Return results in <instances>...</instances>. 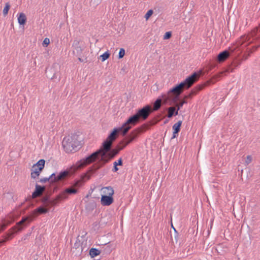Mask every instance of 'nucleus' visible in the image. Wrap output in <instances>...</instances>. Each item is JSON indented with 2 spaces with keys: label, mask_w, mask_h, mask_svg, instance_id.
I'll use <instances>...</instances> for the list:
<instances>
[{
  "label": "nucleus",
  "mask_w": 260,
  "mask_h": 260,
  "mask_svg": "<svg viewBox=\"0 0 260 260\" xmlns=\"http://www.w3.org/2000/svg\"><path fill=\"white\" fill-rule=\"evenodd\" d=\"M131 128L132 126L130 125H126L125 122L121 127L114 128L103 143V149H100L81 159L77 162V167L79 168L83 167L99 159L97 163L89 168V171L92 173H95L109 161V160L105 159V152L110 150L113 142L116 139L117 133L121 132L122 135L124 136Z\"/></svg>",
  "instance_id": "1"
},
{
  "label": "nucleus",
  "mask_w": 260,
  "mask_h": 260,
  "mask_svg": "<svg viewBox=\"0 0 260 260\" xmlns=\"http://www.w3.org/2000/svg\"><path fill=\"white\" fill-rule=\"evenodd\" d=\"M202 73L200 71L199 72H194L190 76L187 77L184 81L177 84L173 88L170 89L167 94L162 95V98L166 102H169L170 105L175 104L179 100L180 95L182 93V89L184 87L186 89L190 88L195 82H196L199 78L200 74Z\"/></svg>",
  "instance_id": "2"
},
{
  "label": "nucleus",
  "mask_w": 260,
  "mask_h": 260,
  "mask_svg": "<svg viewBox=\"0 0 260 260\" xmlns=\"http://www.w3.org/2000/svg\"><path fill=\"white\" fill-rule=\"evenodd\" d=\"M239 42V44L243 45L244 47L250 44L255 43V45L250 48L249 50L251 52L256 50L260 47V25L254 28L248 34L241 36Z\"/></svg>",
  "instance_id": "3"
},
{
  "label": "nucleus",
  "mask_w": 260,
  "mask_h": 260,
  "mask_svg": "<svg viewBox=\"0 0 260 260\" xmlns=\"http://www.w3.org/2000/svg\"><path fill=\"white\" fill-rule=\"evenodd\" d=\"M94 173H92L89 171V169L86 173L83 174L81 176V179L76 180L74 181L72 185L66 188L63 191L61 192L59 194V198L61 200H65L68 198V196L75 194L78 193V189L76 187H79L81 186L86 180L90 179L92 175Z\"/></svg>",
  "instance_id": "4"
},
{
  "label": "nucleus",
  "mask_w": 260,
  "mask_h": 260,
  "mask_svg": "<svg viewBox=\"0 0 260 260\" xmlns=\"http://www.w3.org/2000/svg\"><path fill=\"white\" fill-rule=\"evenodd\" d=\"M81 140L80 135L72 134L63 138L62 145L67 153H73L78 151L81 146Z\"/></svg>",
  "instance_id": "5"
},
{
  "label": "nucleus",
  "mask_w": 260,
  "mask_h": 260,
  "mask_svg": "<svg viewBox=\"0 0 260 260\" xmlns=\"http://www.w3.org/2000/svg\"><path fill=\"white\" fill-rule=\"evenodd\" d=\"M151 112L150 106L147 105L142 108L139 109L134 115L130 116L125 123L126 125H129L130 124L134 125L139 119L145 120L148 118Z\"/></svg>",
  "instance_id": "6"
},
{
  "label": "nucleus",
  "mask_w": 260,
  "mask_h": 260,
  "mask_svg": "<svg viewBox=\"0 0 260 260\" xmlns=\"http://www.w3.org/2000/svg\"><path fill=\"white\" fill-rule=\"evenodd\" d=\"M137 137V134L135 132H132L131 134L122 140L118 145L117 148L111 149L106 151L108 152L107 155L110 159L114 158L119 152V151L124 149L127 145L132 142Z\"/></svg>",
  "instance_id": "7"
},
{
  "label": "nucleus",
  "mask_w": 260,
  "mask_h": 260,
  "mask_svg": "<svg viewBox=\"0 0 260 260\" xmlns=\"http://www.w3.org/2000/svg\"><path fill=\"white\" fill-rule=\"evenodd\" d=\"M29 219V217L27 216L22 217L21 219L17 222L16 225L13 226L9 230V233L7 234V237H5L4 239L0 240V245L5 243L9 239H11L13 238L14 234L16 233L17 232H20L23 230V229L27 226V224L28 223H25V222L28 221Z\"/></svg>",
  "instance_id": "8"
},
{
  "label": "nucleus",
  "mask_w": 260,
  "mask_h": 260,
  "mask_svg": "<svg viewBox=\"0 0 260 260\" xmlns=\"http://www.w3.org/2000/svg\"><path fill=\"white\" fill-rule=\"evenodd\" d=\"M104 189L108 190V195H102L101 203L103 206H108L113 203L114 199L112 196L114 191L111 186L106 187Z\"/></svg>",
  "instance_id": "9"
},
{
  "label": "nucleus",
  "mask_w": 260,
  "mask_h": 260,
  "mask_svg": "<svg viewBox=\"0 0 260 260\" xmlns=\"http://www.w3.org/2000/svg\"><path fill=\"white\" fill-rule=\"evenodd\" d=\"M229 50H231V52L227 50H225L218 54L217 59L219 62H221L225 61L231 55V54L234 52V50H232L230 48H229Z\"/></svg>",
  "instance_id": "10"
},
{
  "label": "nucleus",
  "mask_w": 260,
  "mask_h": 260,
  "mask_svg": "<svg viewBox=\"0 0 260 260\" xmlns=\"http://www.w3.org/2000/svg\"><path fill=\"white\" fill-rule=\"evenodd\" d=\"M73 48V53L76 56H81L83 51V49L79 45V42L78 41H74L72 45Z\"/></svg>",
  "instance_id": "11"
},
{
  "label": "nucleus",
  "mask_w": 260,
  "mask_h": 260,
  "mask_svg": "<svg viewBox=\"0 0 260 260\" xmlns=\"http://www.w3.org/2000/svg\"><path fill=\"white\" fill-rule=\"evenodd\" d=\"M182 123V121L181 120H179L177 123H175L173 125L172 129L173 132L171 139H174L178 136V133L180 131Z\"/></svg>",
  "instance_id": "12"
},
{
  "label": "nucleus",
  "mask_w": 260,
  "mask_h": 260,
  "mask_svg": "<svg viewBox=\"0 0 260 260\" xmlns=\"http://www.w3.org/2000/svg\"><path fill=\"white\" fill-rule=\"evenodd\" d=\"M45 189V186H41L38 184L35 185V190L32 192L31 197L33 199L36 198L40 196Z\"/></svg>",
  "instance_id": "13"
},
{
  "label": "nucleus",
  "mask_w": 260,
  "mask_h": 260,
  "mask_svg": "<svg viewBox=\"0 0 260 260\" xmlns=\"http://www.w3.org/2000/svg\"><path fill=\"white\" fill-rule=\"evenodd\" d=\"M49 210V208H45L43 206H41L38 207L37 208H36V209H35L32 211L31 215L33 217H36L39 214H46L48 212Z\"/></svg>",
  "instance_id": "14"
},
{
  "label": "nucleus",
  "mask_w": 260,
  "mask_h": 260,
  "mask_svg": "<svg viewBox=\"0 0 260 260\" xmlns=\"http://www.w3.org/2000/svg\"><path fill=\"white\" fill-rule=\"evenodd\" d=\"M42 202L44 204L46 208H50L53 205L54 201L50 199L49 196H45L42 199Z\"/></svg>",
  "instance_id": "15"
},
{
  "label": "nucleus",
  "mask_w": 260,
  "mask_h": 260,
  "mask_svg": "<svg viewBox=\"0 0 260 260\" xmlns=\"http://www.w3.org/2000/svg\"><path fill=\"white\" fill-rule=\"evenodd\" d=\"M31 172L30 174L31 177L33 179H36L38 177L42 171H39V168L38 167H36L35 166H32V169L31 170Z\"/></svg>",
  "instance_id": "16"
},
{
  "label": "nucleus",
  "mask_w": 260,
  "mask_h": 260,
  "mask_svg": "<svg viewBox=\"0 0 260 260\" xmlns=\"http://www.w3.org/2000/svg\"><path fill=\"white\" fill-rule=\"evenodd\" d=\"M69 174V171L67 170H64L63 171H61L56 176V179H55V180H56V182L62 180L64 177H66L67 176H68Z\"/></svg>",
  "instance_id": "17"
},
{
  "label": "nucleus",
  "mask_w": 260,
  "mask_h": 260,
  "mask_svg": "<svg viewBox=\"0 0 260 260\" xmlns=\"http://www.w3.org/2000/svg\"><path fill=\"white\" fill-rule=\"evenodd\" d=\"M18 22L20 25H24L26 22V17L25 15L21 13L19 14V16L18 17Z\"/></svg>",
  "instance_id": "18"
},
{
  "label": "nucleus",
  "mask_w": 260,
  "mask_h": 260,
  "mask_svg": "<svg viewBox=\"0 0 260 260\" xmlns=\"http://www.w3.org/2000/svg\"><path fill=\"white\" fill-rule=\"evenodd\" d=\"M101 253V250L95 248H91L89 250V255L91 258H93Z\"/></svg>",
  "instance_id": "19"
},
{
  "label": "nucleus",
  "mask_w": 260,
  "mask_h": 260,
  "mask_svg": "<svg viewBox=\"0 0 260 260\" xmlns=\"http://www.w3.org/2000/svg\"><path fill=\"white\" fill-rule=\"evenodd\" d=\"M45 164V160L44 159H41L33 166L36 167H38L39 168V171H42L44 168Z\"/></svg>",
  "instance_id": "20"
},
{
  "label": "nucleus",
  "mask_w": 260,
  "mask_h": 260,
  "mask_svg": "<svg viewBox=\"0 0 260 260\" xmlns=\"http://www.w3.org/2000/svg\"><path fill=\"white\" fill-rule=\"evenodd\" d=\"M161 99L158 98L156 100L153 104V110L154 111L158 110L161 107Z\"/></svg>",
  "instance_id": "21"
},
{
  "label": "nucleus",
  "mask_w": 260,
  "mask_h": 260,
  "mask_svg": "<svg viewBox=\"0 0 260 260\" xmlns=\"http://www.w3.org/2000/svg\"><path fill=\"white\" fill-rule=\"evenodd\" d=\"M11 223V222L9 221L4 220L2 224H0V233L4 231L7 226Z\"/></svg>",
  "instance_id": "22"
},
{
  "label": "nucleus",
  "mask_w": 260,
  "mask_h": 260,
  "mask_svg": "<svg viewBox=\"0 0 260 260\" xmlns=\"http://www.w3.org/2000/svg\"><path fill=\"white\" fill-rule=\"evenodd\" d=\"M110 56V53L108 51H106L103 54L100 55V58L101 59L102 61L103 62L109 58Z\"/></svg>",
  "instance_id": "23"
},
{
  "label": "nucleus",
  "mask_w": 260,
  "mask_h": 260,
  "mask_svg": "<svg viewBox=\"0 0 260 260\" xmlns=\"http://www.w3.org/2000/svg\"><path fill=\"white\" fill-rule=\"evenodd\" d=\"M167 112H168L167 117L169 118H170L172 117L174 115V112H173V111H174V107H170L167 108Z\"/></svg>",
  "instance_id": "24"
},
{
  "label": "nucleus",
  "mask_w": 260,
  "mask_h": 260,
  "mask_svg": "<svg viewBox=\"0 0 260 260\" xmlns=\"http://www.w3.org/2000/svg\"><path fill=\"white\" fill-rule=\"evenodd\" d=\"M10 8V5L9 4V3H7L5 4V6L3 11V14L4 16H6V15H7Z\"/></svg>",
  "instance_id": "25"
},
{
  "label": "nucleus",
  "mask_w": 260,
  "mask_h": 260,
  "mask_svg": "<svg viewBox=\"0 0 260 260\" xmlns=\"http://www.w3.org/2000/svg\"><path fill=\"white\" fill-rule=\"evenodd\" d=\"M50 183L51 184L55 183L56 182V175L55 173H52L49 177Z\"/></svg>",
  "instance_id": "26"
},
{
  "label": "nucleus",
  "mask_w": 260,
  "mask_h": 260,
  "mask_svg": "<svg viewBox=\"0 0 260 260\" xmlns=\"http://www.w3.org/2000/svg\"><path fill=\"white\" fill-rule=\"evenodd\" d=\"M125 49L123 48H120L118 53V58L121 59L123 58L125 55Z\"/></svg>",
  "instance_id": "27"
},
{
  "label": "nucleus",
  "mask_w": 260,
  "mask_h": 260,
  "mask_svg": "<svg viewBox=\"0 0 260 260\" xmlns=\"http://www.w3.org/2000/svg\"><path fill=\"white\" fill-rule=\"evenodd\" d=\"M153 11L152 9L149 10L145 15V18L148 20L153 14Z\"/></svg>",
  "instance_id": "28"
},
{
  "label": "nucleus",
  "mask_w": 260,
  "mask_h": 260,
  "mask_svg": "<svg viewBox=\"0 0 260 260\" xmlns=\"http://www.w3.org/2000/svg\"><path fill=\"white\" fill-rule=\"evenodd\" d=\"M113 165L121 166L123 165V161L121 158H119L117 161H115L113 162Z\"/></svg>",
  "instance_id": "29"
},
{
  "label": "nucleus",
  "mask_w": 260,
  "mask_h": 260,
  "mask_svg": "<svg viewBox=\"0 0 260 260\" xmlns=\"http://www.w3.org/2000/svg\"><path fill=\"white\" fill-rule=\"evenodd\" d=\"M81 246V243L79 239H77L76 242L74 243L73 248L77 249Z\"/></svg>",
  "instance_id": "30"
},
{
  "label": "nucleus",
  "mask_w": 260,
  "mask_h": 260,
  "mask_svg": "<svg viewBox=\"0 0 260 260\" xmlns=\"http://www.w3.org/2000/svg\"><path fill=\"white\" fill-rule=\"evenodd\" d=\"M172 36V32L171 31H167L165 34L164 36V39H169Z\"/></svg>",
  "instance_id": "31"
},
{
  "label": "nucleus",
  "mask_w": 260,
  "mask_h": 260,
  "mask_svg": "<svg viewBox=\"0 0 260 260\" xmlns=\"http://www.w3.org/2000/svg\"><path fill=\"white\" fill-rule=\"evenodd\" d=\"M186 103H187L186 101L184 100V101L180 102V103H179L178 105H177L176 108H178V110H180V109L182 107L183 105L184 104H186Z\"/></svg>",
  "instance_id": "32"
},
{
  "label": "nucleus",
  "mask_w": 260,
  "mask_h": 260,
  "mask_svg": "<svg viewBox=\"0 0 260 260\" xmlns=\"http://www.w3.org/2000/svg\"><path fill=\"white\" fill-rule=\"evenodd\" d=\"M92 228H94L95 230L96 229H98L99 228V222L98 221L94 222L92 224Z\"/></svg>",
  "instance_id": "33"
},
{
  "label": "nucleus",
  "mask_w": 260,
  "mask_h": 260,
  "mask_svg": "<svg viewBox=\"0 0 260 260\" xmlns=\"http://www.w3.org/2000/svg\"><path fill=\"white\" fill-rule=\"evenodd\" d=\"M47 181H49L50 182V179H49V177H45V178H41L40 180V182H41V183H45V182H46Z\"/></svg>",
  "instance_id": "34"
},
{
  "label": "nucleus",
  "mask_w": 260,
  "mask_h": 260,
  "mask_svg": "<svg viewBox=\"0 0 260 260\" xmlns=\"http://www.w3.org/2000/svg\"><path fill=\"white\" fill-rule=\"evenodd\" d=\"M50 43V40L48 38H45L44 41H43V45H45L46 46H47Z\"/></svg>",
  "instance_id": "35"
},
{
  "label": "nucleus",
  "mask_w": 260,
  "mask_h": 260,
  "mask_svg": "<svg viewBox=\"0 0 260 260\" xmlns=\"http://www.w3.org/2000/svg\"><path fill=\"white\" fill-rule=\"evenodd\" d=\"M31 235V233H28L25 235L21 239V240H25L28 238V237H29Z\"/></svg>",
  "instance_id": "36"
},
{
  "label": "nucleus",
  "mask_w": 260,
  "mask_h": 260,
  "mask_svg": "<svg viewBox=\"0 0 260 260\" xmlns=\"http://www.w3.org/2000/svg\"><path fill=\"white\" fill-rule=\"evenodd\" d=\"M205 86V85H198V86H197V88L198 89V90H201L202 89H203L204 87Z\"/></svg>",
  "instance_id": "37"
},
{
  "label": "nucleus",
  "mask_w": 260,
  "mask_h": 260,
  "mask_svg": "<svg viewBox=\"0 0 260 260\" xmlns=\"http://www.w3.org/2000/svg\"><path fill=\"white\" fill-rule=\"evenodd\" d=\"M119 169L118 168L117 166L113 165V168L112 169V171L113 172H116Z\"/></svg>",
  "instance_id": "38"
},
{
  "label": "nucleus",
  "mask_w": 260,
  "mask_h": 260,
  "mask_svg": "<svg viewBox=\"0 0 260 260\" xmlns=\"http://www.w3.org/2000/svg\"><path fill=\"white\" fill-rule=\"evenodd\" d=\"M178 111H179V110H178V108H175L174 107V111H173V112H174V116L177 115L178 114Z\"/></svg>",
  "instance_id": "39"
},
{
  "label": "nucleus",
  "mask_w": 260,
  "mask_h": 260,
  "mask_svg": "<svg viewBox=\"0 0 260 260\" xmlns=\"http://www.w3.org/2000/svg\"><path fill=\"white\" fill-rule=\"evenodd\" d=\"M89 206H91V209H93L95 208V205L94 203H92V204H89Z\"/></svg>",
  "instance_id": "40"
},
{
  "label": "nucleus",
  "mask_w": 260,
  "mask_h": 260,
  "mask_svg": "<svg viewBox=\"0 0 260 260\" xmlns=\"http://www.w3.org/2000/svg\"><path fill=\"white\" fill-rule=\"evenodd\" d=\"M78 60L81 62H84V59H83L82 58H81V56H78Z\"/></svg>",
  "instance_id": "41"
},
{
  "label": "nucleus",
  "mask_w": 260,
  "mask_h": 260,
  "mask_svg": "<svg viewBox=\"0 0 260 260\" xmlns=\"http://www.w3.org/2000/svg\"><path fill=\"white\" fill-rule=\"evenodd\" d=\"M56 78V74L55 73H53V75L52 77H51V79H54Z\"/></svg>",
  "instance_id": "42"
},
{
  "label": "nucleus",
  "mask_w": 260,
  "mask_h": 260,
  "mask_svg": "<svg viewBox=\"0 0 260 260\" xmlns=\"http://www.w3.org/2000/svg\"><path fill=\"white\" fill-rule=\"evenodd\" d=\"M247 160H249L248 162H250V161H251V156H250V155H248V156H247Z\"/></svg>",
  "instance_id": "43"
},
{
  "label": "nucleus",
  "mask_w": 260,
  "mask_h": 260,
  "mask_svg": "<svg viewBox=\"0 0 260 260\" xmlns=\"http://www.w3.org/2000/svg\"><path fill=\"white\" fill-rule=\"evenodd\" d=\"M107 249V251H109V252H110V251H111L110 248L109 247V246H107L106 247L105 249Z\"/></svg>",
  "instance_id": "44"
},
{
  "label": "nucleus",
  "mask_w": 260,
  "mask_h": 260,
  "mask_svg": "<svg viewBox=\"0 0 260 260\" xmlns=\"http://www.w3.org/2000/svg\"><path fill=\"white\" fill-rule=\"evenodd\" d=\"M168 122H169V120H168V119H166V120L164 121V124H167Z\"/></svg>",
  "instance_id": "45"
},
{
  "label": "nucleus",
  "mask_w": 260,
  "mask_h": 260,
  "mask_svg": "<svg viewBox=\"0 0 260 260\" xmlns=\"http://www.w3.org/2000/svg\"><path fill=\"white\" fill-rule=\"evenodd\" d=\"M86 234H87V233L85 232L84 233V234L82 236V237H83L84 236L86 235Z\"/></svg>",
  "instance_id": "46"
},
{
  "label": "nucleus",
  "mask_w": 260,
  "mask_h": 260,
  "mask_svg": "<svg viewBox=\"0 0 260 260\" xmlns=\"http://www.w3.org/2000/svg\"><path fill=\"white\" fill-rule=\"evenodd\" d=\"M211 228H212V222H213V220H211Z\"/></svg>",
  "instance_id": "47"
},
{
  "label": "nucleus",
  "mask_w": 260,
  "mask_h": 260,
  "mask_svg": "<svg viewBox=\"0 0 260 260\" xmlns=\"http://www.w3.org/2000/svg\"><path fill=\"white\" fill-rule=\"evenodd\" d=\"M172 227L174 229V230L175 231V232H176V231L175 230V228L173 227V225L172 224Z\"/></svg>",
  "instance_id": "48"
},
{
  "label": "nucleus",
  "mask_w": 260,
  "mask_h": 260,
  "mask_svg": "<svg viewBox=\"0 0 260 260\" xmlns=\"http://www.w3.org/2000/svg\"><path fill=\"white\" fill-rule=\"evenodd\" d=\"M240 64V62H239L236 66L237 67V66H238Z\"/></svg>",
  "instance_id": "49"
},
{
  "label": "nucleus",
  "mask_w": 260,
  "mask_h": 260,
  "mask_svg": "<svg viewBox=\"0 0 260 260\" xmlns=\"http://www.w3.org/2000/svg\"><path fill=\"white\" fill-rule=\"evenodd\" d=\"M208 235H209L210 233V231L209 230H208Z\"/></svg>",
  "instance_id": "50"
}]
</instances>
